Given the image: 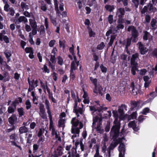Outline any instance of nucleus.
I'll use <instances>...</instances> for the list:
<instances>
[{
  "instance_id": "obj_61",
  "label": "nucleus",
  "mask_w": 157,
  "mask_h": 157,
  "mask_svg": "<svg viewBox=\"0 0 157 157\" xmlns=\"http://www.w3.org/2000/svg\"><path fill=\"white\" fill-rule=\"evenodd\" d=\"M9 11L10 14L11 16H13L14 15L15 11L13 8L12 7L10 8L9 9Z\"/></svg>"
},
{
  "instance_id": "obj_35",
  "label": "nucleus",
  "mask_w": 157,
  "mask_h": 157,
  "mask_svg": "<svg viewBox=\"0 0 157 157\" xmlns=\"http://www.w3.org/2000/svg\"><path fill=\"white\" fill-rule=\"evenodd\" d=\"M102 151L103 153H105L106 157H108V153L107 151V149H106V146L105 144H104V146L102 148Z\"/></svg>"
},
{
  "instance_id": "obj_9",
  "label": "nucleus",
  "mask_w": 157,
  "mask_h": 157,
  "mask_svg": "<svg viewBox=\"0 0 157 157\" xmlns=\"http://www.w3.org/2000/svg\"><path fill=\"white\" fill-rule=\"evenodd\" d=\"M45 104L46 105V108L47 110V113L48 115V117L50 119V124L49 128L50 130H52L53 129H55L53 125V121L52 120V118L51 114V112L49 109V102L47 99H45Z\"/></svg>"
},
{
  "instance_id": "obj_1",
  "label": "nucleus",
  "mask_w": 157,
  "mask_h": 157,
  "mask_svg": "<svg viewBox=\"0 0 157 157\" xmlns=\"http://www.w3.org/2000/svg\"><path fill=\"white\" fill-rule=\"evenodd\" d=\"M124 106L122 105L118 107V111L119 115L116 110H113V113L115 120L113 122L114 125L111 131V134L113 137H116L119 134L120 128V124L118 120L119 117L120 120L125 119L128 117L127 115H124L123 112V108Z\"/></svg>"
},
{
  "instance_id": "obj_48",
  "label": "nucleus",
  "mask_w": 157,
  "mask_h": 157,
  "mask_svg": "<svg viewBox=\"0 0 157 157\" xmlns=\"http://www.w3.org/2000/svg\"><path fill=\"white\" fill-rule=\"evenodd\" d=\"M18 111L20 116H22L24 115V112L23 111V109L22 108H21L18 109Z\"/></svg>"
},
{
  "instance_id": "obj_56",
  "label": "nucleus",
  "mask_w": 157,
  "mask_h": 157,
  "mask_svg": "<svg viewBox=\"0 0 157 157\" xmlns=\"http://www.w3.org/2000/svg\"><path fill=\"white\" fill-rule=\"evenodd\" d=\"M110 123L109 122H107L105 128V131L106 132H108L110 130Z\"/></svg>"
},
{
  "instance_id": "obj_43",
  "label": "nucleus",
  "mask_w": 157,
  "mask_h": 157,
  "mask_svg": "<svg viewBox=\"0 0 157 157\" xmlns=\"http://www.w3.org/2000/svg\"><path fill=\"white\" fill-rule=\"evenodd\" d=\"M149 111V109L148 107H146L143 109L141 112V113L144 115H146L148 113Z\"/></svg>"
},
{
  "instance_id": "obj_3",
  "label": "nucleus",
  "mask_w": 157,
  "mask_h": 157,
  "mask_svg": "<svg viewBox=\"0 0 157 157\" xmlns=\"http://www.w3.org/2000/svg\"><path fill=\"white\" fill-rule=\"evenodd\" d=\"M140 79H134L131 84L132 91L134 95H135L138 92L140 93V90L141 87V85L140 84Z\"/></svg>"
},
{
  "instance_id": "obj_21",
  "label": "nucleus",
  "mask_w": 157,
  "mask_h": 157,
  "mask_svg": "<svg viewBox=\"0 0 157 157\" xmlns=\"http://www.w3.org/2000/svg\"><path fill=\"white\" fill-rule=\"evenodd\" d=\"M63 148L61 146L58 147L55 151V155H61L63 154Z\"/></svg>"
},
{
  "instance_id": "obj_53",
  "label": "nucleus",
  "mask_w": 157,
  "mask_h": 157,
  "mask_svg": "<svg viewBox=\"0 0 157 157\" xmlns=\"http://www.w3.org/2000/svg\"><path fill=\"white\" fill-rule=\"evenodd\" d=\"M56 57L55 55H51L50 61L52 63H55L56 62Z\"/></svg>"
},
{
  "instance_id": "obj_19",
  "label": "nucleus",
  "mask_w": 157,
  "mask_h": 157,
  "mask_svg": "<svg viewBox=\"0 0 157 157\" xmlns=\"http://www.w3.org/2000/svg\"><path fill=\"white\" fill-rule=\"evenodd\" d=\"M29 84L33 87H36L38 85V80L37 79H28Z\"/></svg>"
},
{
  "instance_id": "obj_8",
  "label": "nucleus",
  "mask_w": 157,
  "mask_h": 157,
  "mask_svg": "<svg viewBox=\"0 0 157 157\" xmlns=\"http://www.w3.org/2000/svg\"><path fill=\"white\" fill-rule=\"evenodd\" d=\"M125 11L124 8H119L117 9L116 16L118 17L117 21L118 23H123L124 22V20L123 18L124 14Z\"/></svg>"
},
{
  "instance_id": "obj_59",
  "label": "nucleus",
  "mask_w": 157,
  "mask_h": 157,
  "mask_svg": "<svg viewBox=\"0 0 157 157\" xmlns=\"http://www.w3.org/2000/svg\"><path fill=\"white\" fill-rule=\"evenodd\" d=\"M42 69L43 70V71L45 72L49 73L50 72L49 70L48 69L47 66L46 65H44Z\"/></svg>"
},
{
  "instance_id": "obj_36",
  "label": "nucleus",
  "mask_w": 157,
  "mask_h": 157,
  "mask_svg": "<svg viewBox=\"0 0 157 157\" xmlns=\"http://www.w3.org/2000/svg\"><path fill=\"white\" fill-rule=\"evenodd\" d=\"M25 104L27 109H29L31 107V103L29 100H27L26 101Z\"/></svg>"
},
{
  "instance_id": "obj_15",
  "label": "nucleus",
  "mask_w": 157,
  "mask_h": 157,
  "mask_svg": "<svg viewBox=\"0 0 157 157\" xmlns=\"http://www.w3.org/2000/svg\"><path fill=\"white\" fill-rule=\"evenodd\" d=\"M119 151V157H124L125 152V146L122 143L118 147Z\"/></svg>"
},
{
  "instance_id": "obj_27",
  "label": "nucleus",
  "mask_w": 157,
  "mask_h": 157,
  "mask_svg": "<svg viewBox=\"0 0 157 157\" xmlns=\"http://www.w3.org/2000/svg\"><path fill=\"white\" fill-rule=\"evenodd\" d=\"M30 24L33 29H36L37 25L36 22L34 19H29Z\"/></svg>"
},
{
  "instance_id": "obj_4",
  "label": "nucleus",
  "mask_w": 157,
  "mask_h": 157,
  "mask_svg": "<svg viewBox=\"0 0 157 157\" xmlns=\"http://www.w3.org/2000/svg\"><path fill=\"white\" fill-rule=\"evenodd\" d=\"M71 147L72 145L71 144L65 147L66 150L68 151V157H80L76 148L75 147Z\"/></svg>"
},
{
  "instance_id": "obj_12",
  "label": "nucleus",
  "mask_w": 157,
  "mask_h": 157,
  "mask_svg": "<svg viewBox=\"0 0 157 157\" xmlns=\"http://www.w3.org/2000/svg\"><path fill=\"white\" fill-rule=\"evenodd\" d=\"M94 105L90 106V109L91 111H96L97 110L100 111L101 109V107L98 101H95L94 103Z\"/></svg>"
},
{
  "instance_id": "obj_31",
  "label": "nucleus",
  "mask_w": 157,
  "mask_h": 157,
  "mask_svg": "<svg viewBox=\"0 0 157 157\" xmlns=\"http://www.w3.org/2000/svg\"><path fill=\"white\" fill-rule=\"evenodd\" d=\"M78 66V63L76 62L73 61L71 64V70H75Z\"/></svg>"
},
{
  "instance_id": "obj_16",
  "label": "nucleus",
  "mask_w": 157,
  "mask_h": 157,
  "mask_svg": "<svg viewBox=\"0 0 157 157\" xmlns=\"http://www.w3.org/2000/svg\"><path fill=\"white\" fill-rule=\"evenodd\" d=\"M128 126L132 128L134 131L137 132L139 130L138 126H137L135 121H131L128 124Z\"/></svg>"
},
{
  "instance_id": "obj_63",
  "label": "nucleus",
  "mask_w": 157,
  "mask_h": 157,
  "mask_svg": "<svg viewBox=\"0 0 157 157\" xmlns=\"http://www.w3.org/2000/svg\"><path fill=\"white\" fill-rule=\"evenodd\" d=\"M25 28L27 32H29L31 30L30 26L28 24H26Z\"/></svg>"
},
{
  "instance_id": "obj_33",
  "label": "nucleus",
  "mask_w": 157,
  "mask_h": 157,
  "mask_svg": "<svg viewBox=\"0 0 157 157\" xmlns=\"http://www.w3.org/2000/svg\"><path fill=\"white\" fill-rule=\"evenodd\" d=\"M44 25L47 30L48 31V34L50 33V32L48 31V19L47 18L45 17L44 19Z\"/></svg>"
},
{
  "instance_id": "obj_10",
  "label": "nucleus",
  "mask_w": 157,
  "mask_h": 157,
  "mask_svg": "<svg viewBox=\"0 0 157 157\" xmlns=\"http://www.w3.org/2000/svg\"><path fill=\"white\" fill-rule=\"evenodd\" d=\"M101 123L102 119L101 117L96 116L93 118V125L96 128L97 130H100V125Z\"/></svg>"
},
{
  "instance_id": "obj_22",
  "label": "nucleus",
  "mask_w": 157,
  "mask_h": 157,
  "mask_svg": "<svg viewBox=\"0 0 157 157\" xmlns=\"http://www.w3.org/2000/svg\"><path fill=\"white\" fill-rule=\"evenodd\" d=\"M5 56L7 59V62H9L10 61V56H11V51L6 50L4 52Z\"/></svg>"
},
{
  "instance_id": "obj_57",
  "label": "nucleus",
  "mask_w": 157,
  "mask_h": 157,
  "mask_svg": "<svg viewBox=\"0 0 157 157\" xmlns=\"http://www.w3.org/2000/svg\"><path fill=\"white\" fill-rule=\"evenodd\" d=\"M65 41L63 40L62 41L60 40L59 41V46L60 47H63L64 48L65 47Z\"/></svg>"
},
{
  "instance_id": "obj_50",
  "label": "nucleus",
  "mask_w": 157,
  "mask_h": 157,
  "mask_svg": "<svg viewBox=\"0 0 157 157\" xmlns=\"http://www.w3.org/2000/svg\"><path fill=\"white\" fill-rule=\"evenodd\" d=\"M104 43L103 42H102L98 46L97 49L99 50H102L104 48Z\"/></svg>"
},
{
  "instance_id": "obj_30",
  "label": "nucleus",
  "mask_w": 157,
  "mask_h": 157,
  "mask_svg": "<svg viewBox=\"0 0 157 157\" xmlns=\"http://www.w3.org/2000/svg\"><path fill=\"white\" fill-rule=\"evenodd\" d=\"M144 82V86L145 88H147L149 87L151 83V79H143Z\"/></svg>"
},
{
  "instance_id": "obj_46",
  "label": "nucleus",
  "mask_w": 157,
  "mask_h": 157,
  "mask_svg": "<svg viewBox=\"0 0 157 157\" xmlns=\"http://www.w3.org/2000/svg\"><path fill=\"white\" fill-rule=\"evenodd\" d=\"M144 35L143 36V39L144 40H147L148 39V36L150 35V34L147 31H144Z\"/></svg>"
},
{
  "instance_id": "obj_28",
  "label": "nucleus",
  "mask_w": 157,
  "mask_h": 157,
  "mask_svg": "<svg viewBox=\"0 0 157 157\" xmlns=\"http://www.w3.org/2000/svg\"><path fill=\"white\" fill-rule=\"evenodd\" d=\"M24 22L26 23L28 22L27 19L24 16H21L16 21L17 22L21 23Z\"/></svg>"
},
{
  "instance_id": "obj_64",
  "label": "nucleus",
  "mask_w": 157,
  "mask_h": 157,
  "mask_svg": "<svg viewBox=\"0 0 157 157\" xmlns=\"http://www.w3.org/2000/svg\"><path fill=\"white\" fill-rule=\"evenodd\" d=\"M137 116V113L136 112H133L131 115V118L132 119H136Z\"/></svg>"
},
{
  "instance_id": "obj_47",
  "label": "nucleus",
  "mask_w": 157,
  "mask_h": 157,
  "mask_svg": "<svg viewBox=\"0 0 157 157\" xmlns=\"http://www.w3.org/2000/svg\"><path fill=\"white\" fill-rule=\"evenodd\" d=\"M149 10L150 11L154 13L157 11V9L153 6L152 5H150L149 7Z\"/></svg>"
},
{
  "instance_id": "obj_52",
  "label": "nucleus",
  "mask_w": 157,
  "mask_h": 157,
  "mask_svg": "<svg viewBox=\"0 0 157 157\" xmlns=\"http://www.w3.org/2000/svg\"><path fill=\"white\" fill-rule=\"evenodd\" d=\"M108 20L109 23L110 24L112 23L113 21V16L112 15H109L108 17Z\"/></svg>"
},
{
  "instance_id": "obj_32",
  "label": "nucleus",
  "mask_w": 157,
  "mask_h": 157,
  "mask_svg": "<svg viewBox=\"0 0 157 157\" xmlns=\"http://www.w3.org/2000/svg\"><path fill=\"white\" fill-rule=\"evenodd\" d=\"M26 138L27 139V142L29 143L32 141V134L30 133H27L26 134Z\"/></svg>"
},
{
  "instance_id": "obj_17",
  "label": "nucleus",
  "mask_w": 157,
  "mask_h": 157,
  "mask_svg": "<svg viewBox=\"0 0 157 157\" xmlns=\"http://www.w3.org/2000/svg\"><path fill=\"white\" fill-rule=\"evenodd\" d=\"M17 117L16 115L13 114L9 118L8 121L10 124L13 125L17 122Z\"/></svg>"
},
{
  "instance_id": "obj_13",
  "label": "nucleus",
  "mask_w": 157,
  "mask_h": 157,
  "mask_svg": "<svg viewBox=\"0 0 157 157\" xmlns=\"http://www.w3.org/2000/svg\"><path fill=\"white\" fill-rule=\"evenodd\" d=\"M131 108L132 109H135L137 110L139 108L142 107V103L140 101L136 102L135 101H132L131 102Z\"/></svg>"
},
{
  "instance_id": "obj_6",
  "label": "nucleus",
  "mask_w": 157,
  "mask_h": 157,
  "mask_svg": "<svg viewBox=\"0 0 157 157\" xmlns=\"http://www.w3.org/2000/svg\"><path fill=\"white\" fill-rule=\"evenodd\" d=\"M91 81L95 85L94 92L102 95L103 92V88L101 86L99 82H97V79H91Z\"/></svg>"
},
{
  "instance_id": "obj_44",
  "label": "nucleus",
  "mask_w": 157,
  "mask_h": 157,
  "mask_svg": "<svg viewBox=\"0 0 157 157\" xmlns=\"http://www.w3.org/2000/svg\"><path fill=\"white\" fill-rule=\"evenodd\" d=\"M115 38H116V35H112L111 36L110 39L109 41V43L110 46H111L112 45V44L113 43L114 40V39H115Z\"/></svg>"
},
{
  "instance_id": "obj_14",
  "label": "nucleus",
  "mask_w": 157,
  "mask_h": 157,
  "mask_svg": "<svg viewBox=\"0 0 157 157\" xmlns=\"http://www.w3.org/2000/svg\"><path fill=\"white\" fill-rule=\"evenodd\" d=\"M137 45L139 46L140 52L141 54H144L147 52L148 49L141 42H138Z\"/></svg>"
},
{
  "instance_id": "obj_62",
  "label": "nucleus",
  "mask_w": 157,
  "mask_h": 157,
  "mask_svg": "<svg viewBox=\"0 0 157 157\" xmlns=\"http://www.w3.org/2000/svg\"><path fill=\"white\" fill-rule=\"evenodd\" d=\"M51 21L52 23L53 24V25H57V23L56 21V19L55 18H54L52 16H51Z\"/></svg>"
},
{
  "instance_id": "obj_55",
  "label": "nucleus",
  "mask_w": 157,
  "mask_h": 157,
  "mask_svg": "<svg viewBox=\"0 0 157 157\" xmlns=\"http://www.w3.org/2000/svg\"><path fill=\"white\" fill-rule=\"evenodd\" d=\"M39 139L38 141V143L39 145H42L43 142L44 141V139L43 137L42 136L39 137Z\"/></svg>"
},
{
  "instance_id": "obj_39",
  "label": "nucleus",
  "mask_w": 157,
  "mask_h": 157,
  "mask_svg": "<svg viewBox=\"0 0 157 157\" xmlns=\"http://www.w3.org/2000/svg\"><path fill=\"white\" fill-rule=\"evenodd\" d=\"M21 6L23 10L24 9L25 10H28L29 9V6L23 2H21Z\"/></svg>"
},
{
  "instance_id": "obj_34",
  "label": "nucleus",
  "mask_w": 157,
  "mask_h": 157,
  "mask_svg": "<svg viewBox=\"0 0 157 157\" xmlns=\"http://www.w3.org/2000/svg\"><path fill=\"white\" fill-rule=\"evenodd\" d=\"M94 157H103L99 154V147L97 146L96 152L94 155Z\"/></svg>"
},
{
  "instance_id": "obj_24",
  "label": "nucleus",
  "mask_w": 157,
  "mask_h": 157,
  "mask_svg": "<svg viewBox=\"0 0 157 157\" xmlns=\"http://www.w3.org/2000/svg\"><path fill=\"white\" fill-rule=\"evenodd\" d=\"M19 131L20 134L23 133H26L28 131V128L25 126L20 127L19 129Z\"/></svg>"
},
{
  "instance_id": "obj_5",
  "label": "nucleus",
  "mask_w": 157,
  "mask_h": 157,
  "mask_svg": "<svg viewBox=\"0 0 157 157\" xmlns=\"http://www.w3.org/2000/svg\"><path fill=\"white\" fill-rule=\"evenodd\" d=\"M138 58V54L136 53L132 55L131 59V71L132 73L134 75H135L136 71L137 69L138 64L136 62V60Z\"/></svg>"
},
{
  "instance_id": "obj_40",
  "label": "nucleus",
  "mask_w": 157,
  "mask_h": 157,
  "mask_svg": "<svg viewBox=\"0 0 157 157\" xmlns=\"http://www.w3.org/2000/svg\"><path fill=\"white\" fill-rule=\"evenodd\" d=\"M89 34L90 37H94L95 35V33L92 31V29L90 28L88 29Z\"/></svg>"
},
{
  "instance_id": "obj_25",
  "label": "nucleus",
  "mask_w": 157,
  "mask_h": 157,
  "mask_svg": "<svg viewBox=\"0 0 157 157\" xmlns=\"http://www.w3.org/2000/svg\"><path fill=\"white\" fill-rule=\"evenodd\" d=\"M71 123L73 126L76 127L78 125L79 121L78 119L75 117L72 119L71 121Z\"/></svg>"
},
{
  "instance_id": "obj_2",
  "label": "nucleus",
  "mask_w": 157,
  "mask_h": 157,
  "mask_svg": "<svg viewBox=\"0 0 157 157\" xmlns=\"http://www.w3.org/2000/svg\"><path fill=\"white\" fill-rule=\"evenodd\" d=\"M154 71H155L157 73V64L155 67V69L153 66L150 65L148 66L147 70L145 69H144L138 71L139 74L142 75H145L147 72L148 71L149 72V75L146 76V78H150L154 77L153 72Z\"/></svg>"
},
{
  "instance_id": "obj_18",
  "label": "nucleus",
  "mask_w": 157,
  "mask_h": 157,
  "mask_svg": "<svg viewBox=\"0 0 157 157\" xmlns=\"http://www.w3.org/2000/svg\"><path fill=\"white\" fill-rule=\"evenodd\" d=\"M51 130L52 132V135L53 136H55L57 140L60 141L61 138L59 135V132H57L55 128L53 129L52 130Z\"/></svg>"
},
{
  "instance_id": "obj_42",
  "label": "nucleus",
  "mask_w": 157,
  "mask_h": 157,
  "mask_svg": "<svg viewBox=\"0 0 157 157\" xmlns=\"http://www.w3.org/2000/svg\"><path fill=\"white\" fill-rule=\"evenodd\" d=\"M75 112L77 116H78V114L79 113L80 114H82V109L81 108H78V109H76V110L74 111Z\"/></svg>"
},
{
  "instance_id": "obj_20",
  "label": "nucleus",
  "mask_w": 157,
  "mask_h": 157,
  "mask_svg": "<svg viewBox=\"0 0 157 157\" xmlns=\"http://www.w3.org/2000/svg\"><path fill=\"white\" fill-rule=\"evenodd\" d=\"M16 108V105L15 103H13L12 105L9 106L8 109V111L9 113H11L14 112Z\"/></svg>"
},
{
  "instance_id": "obj_54",
  "label": "nucleus",
  "mask_w": 157,
  "mask_h": 157,
  "mask_svg": "<svg viewBox=\"0 0 157 157\" xmlns=\"http://www.w3.org/2000/svg\"><path fill=\"white\" fill-rule=\"evenodd\" d=\"M40 115L42 118H46L47 117L45 111L40 112Z\"/></svg>"
},
{
  "instance_id": "obj_51",
  "label": "nucleus",
  "mask_w": 157,
  "mask_h": 157,
  "mask_svg": "<svg viewBox=\"0 0 157 157\" xmlns=\"http://www.w3.org/2000/svg\"><path fill=\"white\" fill-rule=\"evenodd\" d=\"M25 51L26 53H30L33 52L32 48L30 47H27L25 48Z\"/></svg>"
},
{
  "instance_id": "obj_37",
  "label": "nucleus",
  "mask_w": 157,
  "mask_h": 157,
  "mask_svg": "<svg viewBox=\"0 0 157 157\" xmlns=\"http://www.w3.org/2000/svg\"><path fill=\"white\" fill-rule=\"evenodd\" d=\"M157 23V21L156 19H153L151 22V25L153 29H156V24Z\"/></svg>"
},
{
  "instance_id": "obj_58",
  "label": "nucleus",
  "mask_w": 157,
  "mask_h": 157,
  "mask_svg": "<svg viewBox=\"0 0 157 157\" xmlns=\"http://www.w3.org/2000/svg\"><path fill=\"white\" fill-rule=\"evenodd\" d=\"M56 41L55 40H51L49 43V46L50 47H53Z\"/></svg>"
},
{
  "instance_id": "obj_41",
  "label": "nucleus",
  "mask_w": 157,
  "mask_h": 157,
  "mask_svg": "<svg viewBox=\"0 0 157 157\" xmlns=\"http://www.w3.org/2000/svg\"><path fill=\"white\" fill-rule=\"evenodd\" d=\"M57 63L58 64L60 65H62L63 64V59L60 56L57 57Z\"/></svg>"
},
{
  "instance_id": "obj_26",
  "label": "nucleus",
  "mask_w": 157,
  "mask_h": 157,
  "mask_svg": "<svg viewBox=\"0 0 157 157\" xmlns=\"http://www.w3.org/2000/svg\"><path fill=\"white\" fill-rule=\"evenodd\" d=\"M4 4H5L4 6V10L7 12L9 11L10 8V6L7 0H5L3 1Z\"/></svg>"
},
{
  "instance_id": "obj_49",
  "label": "nucleus",
  "mask_w": 157,
  "mask_h": 157,
  "mask_svg": "<svg viewBox=\"0 0 157 157\" xmlns=\"http://www.w3.org/2000/svg\"><path fill=\"white\" fill-rule=\"evenodd\" d=\"M4 40L5 42L6 43H9L10 42L9 39L8 37L6 36H3V40Z\"/></svg>"
},
{
  "instance_id": "obj_23",
  "label": "nucleus",
  "mask_w": 157,
  "mask_h": 157,
  "mask_svg": "<svg viewBox=\"0 0 157 157\" xmlns=\"http://www.w3.org/2000/svg\"><path fill=\"white\" fill-rule=\"evenodd\" d=\"M115 6L113 5H106L105 6L106 10L110 12H112L115 8Z\"/></svg>"
},
{
  "instance_id": "obj_38",
  "label": "nucleus",
  "mask_w": 157,
  "mask_h": 157,
  "mask_svg": "<svg viewBox=\"0 0 157 157\" xmlns=\"http://www.w3.org/2000/svg\"><path fill=\"white\" fill-rule=\"evenodd\" d=\"M64 120L63 119L60 118L59 121V127H64Z\"/></svg>"
},
{
  "instance_id": "obj_29",
  "label": "nucleus",
  "mask_w": 157,
  "mask_h": 157,
  "mask_svg": "<svg viewBox=\"0 0 157 157\" xmlns=\"http://www.w3.org/2000/svg\"><path fill=\"white\" fill-rule=\"evenodd\" d=\"M41 87L43 89V91L45 93H46V88L48 87V84L47 82H43L42 81H40Z\"/></svg>"
},
{
  "instance_id": "obj_7",
  "label": "nucleus",
  "mask_w": 157,
  "mask_h": 157,
  "mask_svg": "<svg viewBox=\"0 0 157 157\" xmlns=\"http://www.w3.org/2000/svg\"><path fill=\"white\" fill-rule=\"evenodd\" d=\"M128 31L131 32L132 36L131 39L133 42H136L138 40L139 33L136 29L133 26H130L128 28Z\"/></svg>"
},
{
  "instance_id": "obj_11",
  "label": "nucleus",
  "mask_w": 157,
  "mask_h": 157,
  "mask_svg": "<svg viewBox=\"0 0 157 157\" xmlns=\"http://www.w3.org/2000/svg\"><path fill=\"white\" fill-rule=\"evenodd\" d=\"M79 129L75 127H72L71 128V132L72 133L74 134L75 135H73L72 136V138L73 139H74L77 136H78L80 132V129H81L83 127V124L81 122H80L79 123Z\"/></svg>"
},
{
  "instance_id": "obj_45",
  "label": "nucleus",
  "mask_w": 157,
  "mask_h": 157,
  "mask_svg": "<svg viewBox=\"0 0 157 157\" xmlns=\"http://www.w3.org/2000/svg\"><path fill=\"white\" fill-rule=\"evenodd\" d=\"M122 23H118V25L116 27V29H117V30H116L117 31L124 29V25L122 24Z\"/></svg>"
},
{
  "instance_id": "obj_60",
  "label": "nucleus",
  "mask_w": 157,
  "mask_h": 157,
  "mask_svg": "<svg viewBox=\"0 0 157 157\" xmlns=\"http://www.w3.org/2000/svg\"><path fill=\"white\" fill-rule=\"evenodd\" d=\"M101 71L103 73H105L107 71V68L106 67L101 65L100 66Z\"/></svg>"
}]
</instances>
